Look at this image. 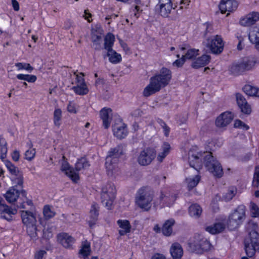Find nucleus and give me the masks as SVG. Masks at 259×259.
Instances as JSON below:
<instances>
[{
  "instance_id": "79ce46f5",
  "label": "nucleus",
  "mask_w": 259,
  "mask_h": 259,
  "mask_svg": "<svg viewBox=\"0 0 259 259\" xmlns=\"http://www.w3.org/2000/svg\"><path fill=\"white\" fill-rule=\"evenodd\" d=\"M200 180V177L196 175L195 177H189L186 179V183L189 190L196 187Z\"/></svg>"
},
{
  "instance_id": "774afa93",
  "label": "nucleus",
  "mask_w": 259,
  "mask_h": 259,
  "mask_svg": "<svg viewBox=\"0 0 259 259\" xmlns=\"http://www.w3.org/2000/svg\"><path fill=\"white\" fill-rule=\"evenodd\" d=\"M151 259H165V257L163 254L156 253L153 255Z\"/></svg>"
},
{
  "instance_id": "473e14b6",
  "label": "nucleus",
  "mask_w": 259,
  "mask_h": 259,
  "mask_svg": "<svg viewBox=\"0 0 259 259\" xmlns=\"http://www.w3.org/2000/svg\"><path fill=\"white\" fill-rule=\"evenodd\" d=\"M123 154L122 147L120 146H117L114 148L111 149L108 152L107 157L112 158L115 163L118 162L119 157Z\"/></svg>"
},
{
  "instance_id": "2eb2a0df",
  "label": "nucleus",
  "mask_w": 259,
  "mask_h": 259,
  "mask_svg": "<svg viewBox=\"0 0 259 259\" xmlns=\"http://www.w3.org/2000/svg\"><path fill=\"white\" fill-rule=\"evenodd\" d=\"M238 3L235 0L222 1L219 5L220 10L222 14L227 13L228 16L230 12L237 9Z\"/></svg>"
},
{
  "instance_id": "7c9ffc66",
  "label": "nucleus",
  "mask_w": 259,
  "mask_h": 259,
  "mask_svg": "<svg viewBox=\"0 0 259 259\" xmlns=\"http://www.w3.org/2000/svg\"><path fill=\"white\" fill-rule=\"evenodd\" d=\"M170 149L171 147L169 144L167 142H164L157 155V160L160 162L163 161L165 157L169 153Z\"/></svg>"
},
{
  "instance_id": "6ab92c4d",
  "label": "nucleus",
  "mask_w": 259,
  "mask_h": 259,
  "mask_svg": "<svg viewBox=\"0 0 259 259\" xmlns=\"http://www.w3.org/2000/svg\"><path fill=\"white\" fill-rule=\"evenodd\" d=\"M105 166L108 176L115 177L119 175V168L117 166V162L115 163L112 158L106 157Z\"/></svg>"
},
{
  "instance_id": "338daca9",
  "label": "nucleus",
  "mask_w": 259,
  "mask_h": 259,
  "mask_svg": "<svg viewBox=\"0 0 259 259\" xmlns=\"http://www.w3.org/2000/svg\"><path fill=\"white\" fill-rule=\"evenodd\" d=\"M12 4L15 11H18L19 10V5L16 0H12Z\"/></svg>"
},
{
  "instance_id": "1a4fd4ad",
  "label": "nucleus",
  "mask_w": 259,
  "mask_h": 259,
  "mask_svg": "<svg viewBox=\"0 0 259 259\" xmlns=\"http://www.w3.org/2000/svg\"><path fill=\"white\" fill-rule=\"evenodd\" d=\"M74 75L75 76V79L72 84H74L75 85L72 87V90L78 95H87L89 93V90L83 78V74L82 73L77 74L74 72Z\"/></svg>"
},
{
  "instance_id": "c9c22d12",
  "label": "nucleus",
  "mask_w": 259,
  "mask_h": 259,
  "mask_svg": "<svg viewBox=\"0 0 259 259\" xmlns=\"http://www.w3.org/2000/svg\"><path fill=\"white\" fill-rule=\"evenodd\" d=\"M202 212V209L200 206L197 204H193L189 208V213L190 215L194 218H199Z\"/></svg>"
},
{
  "instance_id": "a878e982",
  "label": "nucleus",
  "mask_w": 259,
  "mask_h": 259,
  "mask_svg": "<svg viewBox=\"0 0 259 259\" xmlns=\"http://www.w3.org/2000/svg\"><path fill=\"white\" fill-rule=\"evenodd\" d=\"M210 60V56L209 55H203L194 61L191 64V66L194 68L202 67L208 64Z\"/></svg>"
},
{
  "instance_id": "49530a36",
  "label": "nucleus",
  "mask_w": 259,
  "mask_h": 259,
  "mask_svg": "<svg viewBox=\"0 0 259 259\" xmlns=\"http://www.w3.org/2000/svg\"><path fill=\"white\" fill-rule=\"evenodd\" d=\"M43 214L45 219L49 220L55 215L56 212L50 206L45 205L43 209Z\"/></svg>"
},
{
  "instance_id": "58836bf2",
  "label": "nucleus",
  "mask_w": 259,
  "mask_h": 259,
  "mask_svg": "<svg viewBox=\"0 0 259 259\" xmlns=\"http://www.w3.org/2000/svg\"><path fill=\"white\" fill-rule=\"evenodd\" d=\"M90 164L85 157H81L78 159L75 165V171H78L83 169H87L90 166Z\"/></svg>"
},
{
  "instance_id": "de8ad7c7",
  "label": "nucleus",
  "mask_w": 259,
  "mask_h": 259,
  "mask_svg": "<svg viewBox=\"0 0 259 259\" xmlns=\"http://www.w3.org/2000/svg\"><path fill=\"white\" fill-rule=\"evenodd\" d=\"M90 243L87 241L83 242L79 250V253L83 256H87L90 254Z\"/></svg>"
},
{
  "instance_id": "09e8293b",
  "label": "nucleus",
  "mask_w": 259,
  "mask_h": 259,
  "mask_svg": "<svg viewBox=\"0 0 259 259\" xmlns=\"http://www.w3.org/2000/svg\"><path fill=\"white\" fill-rule=\"evenodd\" d=\"M27 227V232L28 235L32 238L35 239L37 236V228L36 224L26 225Z\"/></svg>"
},
{
  "instance_id": "a211bd4d",
  "label": "nucleus",
  "mask_w": 259,
  "mask_h": 259,
  "mask_svg": "<svg viewBox=\"0 0 259 259\" xmlns=\"http://www.w3.org/2000/svg\"><path fill=\"white\" fill-rule=\"evenodd\" d=\"M112 130L114 136L119 139L124 138L128 134L126 124L121 122L115 123L113 126Z\"/></svg>"
},
{
  "instance_id": "c756f323",
  "label": "nucleus",
  "mask_w": 259,
  "mask_h": 259,
  "mask_svg": "<svg viewBox=\"0 0 259 259\" xmlns=\"http://www.w3.org/2000/svg\"><path fill=\"white\" fill-rule=\"evenodd\" d=\"M19 194L20 193L18 190L12 187L7 191L5 197L8 202L13 203L16 201L19 196Z\"/></svg>"
},
{
  "instance_id": "20e7f679",
  "label": "nucleus",
  "mask_w": 259,
  "mask_h": 259,
  "mask_svg": "<svg viewBox=\"0 0 259 259\" xmlns=\"http://www.w3.org/2000/svg\"><path fill=\"white\" fill-rule=\"evenodd\" d=\"M249 237L244 240L245 250L247 255L252 257L256 251H259V234L257 232V225L254 222H249L247 225Z\"/></svg>"
},
{
  "instance_id": "72a5a7b5",
  "label": "nucleus",
  "mask_w": 259,
  "mask_h": 259,
  "mask_svg": "<svg viewBox=\"0 0 259 259\" xmlns=\"http://www.w3.org/2000/svg\"><path fill=\"white\" fill-rule=\"evenodd\" d=\"M225 229V225L221 222L216 223L206 228V230L212 234L219 233Z\"/></svg>"
},
{
  "instance_id": "4be33fe9",
  "label": "nucleus",
  "mask_w": 259,
  "mask_h": 259,
  "mask_svg": "<svg viewBox=\"0 0 259 259\" xmlns=\"http://www.w3.org/2000/svg\"><path fill=\"white\" fill-rule=\"evenodd\" d=\"M58 241L66 248H70L75 242V239L66 233H62L57 235Z\"/></svg>"
},
{
  "instance_id": "ea45409f",
  "label": "nucleus",
  "mask_w": 259,
  "mask_h": 259,
  "mask_svg": "<svg viewBox=\"0 0 259 259\" xmlns=\"http://www.w3.org/2000/svg\"><path fill=\"white\" fill-rule=\"evenodd\" d=\"M244 93L249 96H255L259 97V89L257 87L246 84L243 87Z\"/></svg>"
},
{
  "instance_id": "39448f33",
  "label": "nucleus",
  "mask_w": 259,
  "mask_h": 259,
  "mask_svg": "<svg viewBox=\"0 0 259 259\" xmlns=\"http://www.w3.org/2000/svg\"><path fill=\"white\" fill-rule=\"evenodd\" d=\"M155 192L149 187H143L139 189L135 197L136 204L144 211H149L153 205L155 200Z\"/></svg>"
},
{
  "instance_id": "b1692460",
  "label": "nucleus",
  "mask_w": 259,
  "mask_h": 259,
  "mask_svg": "<svg viewBox=\"0 0 259 259\" xmlns=\"http://www.w3.org/2000/svg\"><path fill=\"white\" fill-rule=\"evenodd\" d=\"M236 97L238 105L242 112L246 114H249L251 111V107L247 103L244 97L240 94H237Z\"/></svg>"
},
{
  "instance_id": "bf43d9fd",
  "label": "nucleus",
  "mask_w": 259,
  "mask_h": 259,
  "mask_svg": "<svg viewBox=\"0 0 259 259\" xmlns=\"http://www.w3.org/2000/svg\"><path fill=\"white\" fill-rule=\"evenodd\" d=\"M67 111L71 113H76V105L73 102H69L68 106H67Z\"/></svg>"
},
{
  "instance_id": "bb28decb",
  "label": "nucleus",
  "mask_w": 259,
  "mask_h": 259,
  "mask_svg": "<svg viewBox=\"0 0 259 259\" xmlns=\"http://www.w3.org/2000/svg\"><path fill=\"white\" fill-rule=\"evenodd\" d=\"M170 252L173 259H180L183 254V250L181 244L174 243L171 246Z\"/></svg>"
},
{
  "instance_id": "6e6d98bb",
  "label": "nucleus",
  "mask_w": 259,
  "mask_h": 259,
  "mask_svg": "<svg viewBox=\"0 0 259 259\" xmlns=\"http://www.w3.org/2000/svg\"><path fill=\"white\" fill-rule=\"evenodd\" d=\"M250 210L252 217L256 218L259 216V208L254 202H250Z\"/></svg>"
},
{
  "instance_id": "8fccbe9b",
  "label": "nucleus",
  "mask_w": 259,
  "mask_h": 259,
  "mask_svg": "<svg viewBox=\"0 0 259 259\" xmlns=\"http://www.w3.org/2000/svg\"><path fill=\"white\" fill-rule=\"evenodd\" d=\"M237 193V189L234 187H230L228 192L224 195L223 198L226 201H230Z\"/></svg>"
},
{
  "instance_id": "e2e57ef3",
  "label": "nucleus",
  "mask_w": 259,
  "mask_h": 259,
  "mask_svg": "<svg viewBox=\"0 0 259 259\" xmlns=\"http://www.w3.org/2000/svg\"><path fill=\"white\" fill-rule=\"evenodd\" d=\"M47 252L45 250H39L35 254V259H45Z\"/></svg>"
},
{
  "instance_id": "37998d69",
  "label": "nucleus",
  "mask_w": 259,
  "mask_h": 259,
  "mask_svg": "<svg viewBox=\"0 0 259 259\" xmlns=\"http://www.w3.org/2000/svg\"><path fill=\"white\" fill-rule=\"evenodd\" d=\"M241 62L245 71L251 69L256 63L253 58H244Z\"/></svg>"
},
{
  "instance_id": "864d4df0",
  "label": "nucleus",
  "mask_w": 259,
  "mask_h": 259,
  "mask_svg": "<svg viewBox=\"0 0 259 259\" xmlns=\"http://www.w3.org/2000/svg\"><path fill=\"white\" fill-rule=\"evenodd\" d=\"M36 154L35 149H29L24 153V158L28 161L32 160Z\"/></svg>"
},
{
  "instance_id": "c85d7f7f",
  "label": "nucleus",
  "mask_w": 259,
  "mask_h": 259,
  "mask_svg": "<svg viewBox=\"0 0 259 259\" xmlns=\"http://www.w3.org/2000/svg\"><path fill=\"white\" fill-rule=\"evenodd\" d=\"M250 41L256 45V47L259 49V26H255L251 28L249 34Z\"/></svg>"
},
{
  "instance_id": "f03ea898",
  "label": "nucleus",
  "mask_w": 259,
  "mask_h": 259,
  "mask_svg": "<svg viewBox=\"0 0 259 259\" xmlns=\"http://www.w3.org/2000/svg\"><path fill=\"white\" fill-rule=\"evenodd\" d=\"M202 160L205 166L214 177L221 178L223 170L221 163L213 157L211 152L200 151L197 147H193L188 153V161L190 166L197 171L202 166Z\"/></svg>"
},
{
  "instance_id": "5701e85b",
  "label": "nucleus",
  "mask_w": 259,
  "mask_h": 259,
  "mask_svg": "<svg viewBox=\"0 0 259 259\" xmlns=\"http://www.w3.org/2000/svg\"><path fill=\"white\" fill-rule=\"evenodd\" d=\"M21 212L22 220L24 225H30L36 223L35 214L33 212L26 210H23Z\"/></svg>"
},
{
  "instance_id": "393cba45",
  "label": "nucleus",
  "mask_w": 259,
  "mask_h": 259,
  "mask_svg": "<svg viewBox=\"0 0 259 259\" xmlns=\"http://www.w3.org/2000/svg\"><path fill=\"white\" fill-rule=\"evenodd\" d=\"M117 224L119 227L118 233L120 236H124L131 232L132 226L127 220H118Z\"/></svg>"
},
{
  "instance_id": "f704fd0d",
  "label": "nucleus",
  "mask_w": 259,
  "mask_h": 259,
  "mask_svg": "<svg viewBox=\"0 0 259 259\" xmlns=\"http://www.w3.org/2000/svg\"><path fill=\"white\" fill-rule=\"evenodd\" d=\"M175 220L169 219L165 221L162 228V232L165 236H169L172 232V227L175 224Z\"/></svg>"
},
{
  "instance_id": "5fc2aeb1",
  "label": "nucleus",
  "mask_w": 259,
  "mask_h": 259,
  "mask_svg": "<svg viewBox=\"0 0 259 259\" xmlns=\"http://www.w3.org/2000/svg\"><path fill=\"white\" fill-rule=\"evenodd\" d=\"M252 185L254 187H257L259 185V165L255 167Z\"/></svg>"
},
{
  "instance_id": "f8f14e48",
  "label": "nucleus",
  "mask_w": 259,
  "mask_h": 259,
  "mask_svg": "<svg viewBox=\"0 0 259 259\" xmlns=\"http://www.w3.org/2000/svg\"><path fill=\"white\" fill-rule=\"evenodd\" d=\"M176 7L172 0H159L156 6L159 14L163 17H167Z\"/></svg>"
},
{
  "instance_id": "4d7b16f0",
  "label": "nucleus",
  "mask_w": 259,
  "mask_h": 259,
  "mask_svg": "<svg viewBox=\"0 0 259 259\" xmlns=\"http://www.w3.org/2000/svg\"><path fill=\"white\" fill-rule=\"evenodd\" d=\"M234 127L244 130H247L249 129V126L240 120H236L235 121Z\"/></svg>"
},
{
  "instance_id": "a18cd8bd",
  "label": "nucleus",
  "mask_w": 259,
  "mask_h": 259,
  "mask_svg": "<svg viewBox=\"0 0 259 259\" xmlns=\"http://www.w3.org/2000/svg\"><path fill=\"white\" fill-rule=\"evenodd\" d=\"M5 165L12 175L16 176H18L20 177L21 176L19 175L20 171L19 168L11 161L6 160L5 161Z\"/></svg>"
},
{
  "instance_id": "412c9836",
  "label": "nucleus",
  "mask_w": 259,
  "mask_h": 259,
  "mask_svg": "<svg viewBox=\"0 0 259 259\" xmlns=\"http://www.w3.org/2000/svg\"><path fill=\"white\" fill-rule=\"evenodd\" d=\"M100 115L103 121V126L105 128H108L112 119V110L109 108H104L100 111Z\"/></svg>"
},
{
  "instance_id": "9d476101",
  "label": "nucleus",
  "mask_w": 259,
  "mask_h": 259,
  "mask_svg": "<svg viewBox=\"0 0 259 259\" xmlns=\"http://www.w3.org/2000/svg\"><path fill=\"white\" fill-rule=\"evenodd\" d=\"M206 47L213 54H220L224 49V43L221 36L215 35L208 38L206 40Z\"/></svg>"
},
{
  "instance_id": "a19ab883",
  "label": "nucleus",
  "mask_w": 259,
  "mask_h": 259,
  "mask_svg": "<svg viewBox=\"0 0 259 259\" xmlns=\"http://www.w3.org/2000/svg\"><path fill=\"white\" fill-rule=\"evenodd\" d=\"M230 71L232 74L237 75L245 71L241 62L233 63L230 67Z\"/></svg>"
},
{
  "instance_id": "9b49d317",
  "label": "nucleus",
  "mask_w": 259,
  "mask_h": 259,
  "mask_svg": "<svg viewBox=\"0 0 259 259\" xmlns=\"http://www.w3.org/2000/svg\"><path fill=\"white\" fill-rule=\"evenodd\" d=\"M156 156L154 149L147 148L141 151L138 157V162L142 166L150 164Z\"/></svg>"
},
{
  "instance_id": "f257e3e1",
  "label": "nucleus",
  "mask_w": 259,
  "mask_h": 259,
  "mask_svg": "<svg viewBox=\"0 0 259 259\" xmlns=\"http://www.w3.org/2000/svg\"><path fill=\"white\" fill-rule=\"evenodd\" d=\"M202 160L205 166L214 177L221 178L223 170L221 163L213 157L211 152L200 151L197 147H193L188 153V161L190 166L197 171L202 166Z\"/></svg>"
},
{
  "instance_id": "603ef678",
  "label": "nucleus",
  "mask_w": 259,
  "mask_h": 259,
  "mask_svg": "<svg viewBox=\"0 0 259 259\" xmlns=\"http://www.w3.org/2000/svg\"><path fill=\"white\" fill-rule=\"evenodd\" d=\"M15 65L19 70L25 69L29 72H31L33 70V68L29 63L19 62L16 63Z\"/></svg>"
},
{
  "instance_id": "e433bc0d",
  "label": "nucleus",
  "mask_w": 259,
  "mask_h": 259,
  "mask_svg": "<svg viewBox=\"0 0 259 259\" xmlns=\"http://www.w3.org/2000/svg\"><path fill=\"white\" fill-rule=\"evenodd\" d=\"M107 56L109 61L113 64H117L121 61V56L113 50L107 51Z\"/></svg>"
},
{
  "instance_id": "c03bdc74",
  "label": "nucleus",
  "mask_w": 259,
  "mask_h": 259,
  "mask_svg": "<svg viewBox=\"0 0 259 259\" xmlns=\"http://www.w3.org/2000/svg\"><path fill=\"white\" fill-rule=\"evenodd\" d=\"M62 111L59 108L55 109L53 114V122L55 125L59 127L61 124Z\"/></svg>"
},
{
  "instance_id": "cd10ccee",
  "label": "nucleus",
  "mask_w": 259,
  "mask_h": 259,
  "mask_svg": "<svg viewBox=\"0 0 259 259\" xmlns=\"http://www.w3.org/2000/svg\"><path fill=\"white\" fill-rule=\"evenodd\" d=\"M180 50L183 54H185L182 56L186 60L192 59L198 55L199 50L198 49H188L186 47H182L180 48Z\"/></svg>"
},
{
  "instance_id": "2f4dec72",
  "label": "nucleus",
  "mask_w": 259,
  "mask_h": 259,
  "mask_svg": "<svg viewBox=\"0 0 259 259\" xmlns=\"http://www.w3.org/2000/svg\"><path fill=\"white\" fill-rule=\"evenodd\" d=\"M99 206L96 203L92 205L90 212V219L88 221L89 225L91 227L93 226L98 219Z\"/></svg>"
},
{
  "instance_id": "aec40b11",
  "label": "nucleus",
  "mask_w": 259,
  "mask_h": 259,
  "mask_svg": "<svg viewBox=\"0 0 259 259\" xmlns=\"http://www.w3.org/2000/svg\"><path fill=\"white\" fill-rule=\"evenodd\" d=\"M233 118V115L231 112H224L217 118L215 125L219 127H225L230 124Z\"/></svg>"
},
{
  "instance_id": "0eeeda50",
  "label": "nucleus",
  "mask_w": 259,
  "mask_h": 259,
  "mask_svg": "<svg viewBox=\"0 0 259 259\" xmlns=\"http://www.w3.org/2000/svg\"><path fill=\"white\" fill-rule=\"evenodd\" d=\"M176 198V195L171 194L168 190H162L155 198L153 207L155 208L158 207L161 208L165 206L169 207L174 203Z\"/></svg>"
},
{
  "instance_id": "dca6fc26",
  "label": "nucleus",
  "mask_w": 259,
  "mask_h": 259,
  "mask_svg": "<svg viewBox=\"0 0 259 259\" xmlns=\"http://www.w3.org/2000/svg\"><path fill=\"white\" fill-rule=\"evenodd\" d=\"M3 198L0 196V218L11 221L12 215L17 213L16 209L11 208L8 206L2 203Z\"/></svg>"
},
{
  "instance_id": "4468645a",
  "label": "nucleus",
  "mask_w": 259,
  "mask_h": 259,
  "mask_svg": "<svg viewBox=\"0 0 259 259\" xmlns=\"http://www.w3.org/2000/svg\"><path fill=\"white\" fill-rule=\"evenodd\" d=\"M190 245L193 250L197 253L207 251L209 249L210 246L209 242L206 239L200 237L195 239L192 242H191Z\"/></svg>"
},
{
  "instance_id": "13d9d810",
  "label": "nucleus",
  "mask_w": 259,
  "mask_h": 259,
  "mask_svg": "<svg viewBox=\"0 0 259 259\" xmlns=\"http://www.w3.org/2000/svg\"><path fill=\"white\" fill-rule=\"evenodd\" d=\"M11 157L13 161L17 162L19 160L20 157V151L18 150H14L11 153Z\"/></svg>"
},
{
  "instance_id": "4c0bfd02",
  "label": "nucleus",
  "mask_w": 259,
  "mask_h": 259,
  "mask_svg": "<svg viewBox=\"0 0 259 259\" xmlns=\"http://www.w3.org/2000/svg\"><path fill=\"white\" fill-rule=\"evenodd\" d=\"M114 41L115 37L114 35L111 33H107L104 38V48L107 50V51L113 50L112 47L114 45Z\"/></svg>"
},
{
  "instance_id": "f3484780",
  "label": "nucleus",
  "mask_w": 259,
  "mask_h": 259,
  "mask_svg": "<svg viewBox=\"0 0 259 259\" xmlns=\"http://www.w3.org/2000/svg\"><path fill=\"white\" fill-rule=\"evenodd\" d=\"M259 20V13L252 12L241 18L239 23L243 26H249Z\"/></svg>"
},
{
  "instance_id": "0e129e2a",
  "label": "nucleus",
  "mask_w": 259,
  "mask_h": 259,
  "mask_svg": "<svg viewBox=\"0 0 259 259\" xmlns=\"http://www.w3.org/2000/svg\"><path fill=\"white\" fill-rule=\"evenodd\" d=\"M26 77H27L26 81H28V82L33 83L37 79L36 76H35L34 75L27 74Z\"/></svg>"
},
{
  "instance_id": "3c124183",
  "label": "nucleus",
  "mask_w": 259,
  "mask_h": 259,
  "mask_svg": "<svg viewBox=\"0 0 259 259\" xmlns=\"http://www.w3.org/2000/svg\"><path fill=\"white\" fill-rule=\"evenodd\" d=\"M92 39L93 43V47L96 50H99L101 48L102 42V36L101 35L92 34Z\"/></svg>"
},
{
  "instance_id": "6e6552de",
  "label": "nucleus",
  "mask_w": 259,
  "mask_h": 259,
  "mask_svg": "<svg viewBox=\"0 0 259 259\" xmlns=\"http://www.w3.org/2000/svg\"><path fill=\"white\" fill-rule=\"evenodd\" d=\"M115 187L112 183H108L102 187L101 194V201L108 209H111L115 197Z\"/></svg>"
},
{
  "instance_id": "69168bd1",
  "label": "nucleus",
  "mask_w": 259,
  "mask_h": 259,
  "mask_svg": "<svg viewBox=\"0 0 259 259\" xmlns=\"http://www.w3.org/2000/svg\"><path fill=\"white\" fill-rule=\"evenodd\" d=\"M28 205L29 206L31 207L32 206V202L31 200H27L26 202H23L22 204H21L19 206V207L23 209H26V205Z\"/></svg>"
},
{
  "instance_id": "680f3d73",
  "label": "nucleus",
  "mask_w": 259,
  "mask_h": 259,
  "mask_svg": "<svg viewBox=\"0 0 259 259\" xmlns=\"http://www.w3.org/2000/svg\"><path fill=\"white\" fill-rule=\"evenodd\" d=\"M1 156L0 158L4 160L6 158L8 151L7 146L0 147Z\"/></svg>"
},
{
  "instance_id": "423d86ee",
  "label": "nucleus",
  "mask_w": 259,
  "mask_h": 259,
  "mask_svg": "<svg viewBox=\"0 0 259 259\" xmlns=\"http://www.w3.org/2000/svg\"><path fill=\"white\" fill-rule=\"evenodd\" d=\"M245 206L244 205H240L230 213L227 222L229 229L234 230L242 224L245 219Z\"/></svg>"
},
{
  "instance_id": "ddd939ff",
  "label": "nucleus",
  "mask_w": 259,
  "mask_h": 259,
  "mask_svg": "<svg viewBox=\"0 0 259 259\" xmlns=\"http://www.w3.org/2000/svg\"><path fill=\"white\" fill-rule=\"evenodd\" d=\"M61 170L64 172L73 182L77 183L79 180L78 173L73 167H71L68 162L66 160L64 156L61 162Z\"/></svg>"
},
{
  "instance_id": "052dcab7",
  "label": "nucleus",
  "mask_w": 259,
  "mask_h": 259,
  "mask_svg": "<svg viewBox=\"0 0 259 259\" xmlns=\"http://www.w3.org/2000/svg\"><path fill=\"white\" fill-rule=\"evenodd\" d=\"M186 60L184 59L183 56H182V57L179 59L176 60L175 61H174L172 63L174 66H177L178 67H180L183 66V65L184 64Z\"/></svg>"
},
{
  "instance_id": "7ed1b4c3",
  "label": "nucleus",
  "mask_w": 259,
  "mask_h": 259,
  "mask_svg": "<svg viewBox=\"0 0 259 259\" xmlns=\"http://www.w3.org/2000/svg\"><path fill=\"white\" fill-rule=\"evenodd\" d=\"M171 78V71L165 67H162L159 73L150 78L149 84L144 89V96L147 97L159 92L162 88L169 83Z\"/></svg>"
}]
</instances>
